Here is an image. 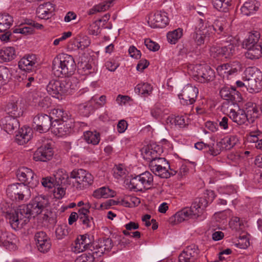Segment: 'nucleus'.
Returning a JSON list of instances; mask_svg holds the SVG:
<instances>
[{"instance_id": "obj_1", "label": "nucleus", "mask_w": 262, "mask_h": 262, "mask_svg": "<svg viewBox=\"0 0 262 262\" xmlns=\"http://www.w3.org/2000/svg\"><path fill=\"white\" fill-rule=\"evenodd\" d=\"M76 67L73 57L64 53L57 55L52 62V71L54 74L58 77L72 76Z\"/></svg>"}, {"instance_id": "obj_2", "label": "nucleus", "mask_w": 262, "mask_h": 262, "mask_svg": "<svg viewBox=\"0 0 262 262\" xmlns=\"http://www.w3.org/2000/svg\"><path fill=\"white\" fill-rule=\"evenodd\" d=\"M32 211L28 204L22 205L13 211L8 213L7 217L9 219L12 228L15 230L23 228L30 221L31 217L36 216Z\"/></svg>"}, {"instance_id": "obj_3", "label": "nucleus", "mask_w": 262, "mask_h": 262, "mask_svg": "<svg viewBox=\"0 0 262 262\" xmlns=\"http://www.w3.org/2000/svg\"><path fill=\"white\" fill-rule=\"evenodd\" d=\"M246 89L250 93H258L262 89V73L255 67H249L245 71Z\"/></svg>"}, {"instance_id": "obj_4", "label": "nucleus", "mask_w": 262, "mask_h": 262, "mask_svg": "<svg viewBox=\"0 0 262 262\" xmlns=\"http://www.w3.org/2000/svg\"><path fill=\"white\" fill-rule=\"evenodd\" d=\"M7 195L12 201H23L31 196L29 187L21 183L12 184L8 186Z\"/></svg>"}, {"instance_id": "obj_5", "label": "nucleus", "mask_w": 262, "mask_h": 262, "mask_svg": "<svg viewBox=\"0 0 262 262\" xmlns=\"http://www.w3.org/2000/svg\"><path fill=\"white\" fill-rule=\"evenodd\" d=\"M71 83L67 80H51L47 86V91L53 97L59 98V96L69 92Z\"/></svg>"}, {"instance_id": "obj_6", "label": "nucleus", "mask_w": 262, "mask_h": 262, "mask_svg": "<svg viewBox=\"0 0 262 262\" xmlns=\"http://www.w3.org/2000/svg\"><path fill=\"white\" fill-rule=\"evenodd\" d=\"M235 46L229 43L225 46H212L210 48L211 55L214 58L221 61H226L232 58L235 53Z\"/></svg>"}, {"instance_id": "obj_7", "label": "nucleus", "mask_w": 262, "mask_h": 262, "mask_svg": "<svg viewBox=\"0 0 262 262\" xmlns=\"http://www.w3.org/2000/svg\"><path fill=\"white\" fill-rule=\"evenodd\" d=\"M153 176L149 171H145L130 179L129 187L132 190L142 191L146 186L152 185Z\"/></svg>"}, {"instance_id": "obj_8", "label": "nucleus", "mask_w": 262, "mask_h": 262, "mask_svg": "<svg viewBox=\"0 0 262 262\" xmlns=\"http://www.w3.org/2000/svg\"><path fill=\"white\" fill-rule=\"evenodd\" d=\"M66 180L63 183L68 182L70 178L76 180V182L78 185H82V187H87L91 185L93 182V176L86 171L82 169H74L70 173V176L66 175Z\"/></svg>"}, {"instance_id": "obj_9", "label": "nucleus", "mask_w": 262, "mask_h": 262, "mask_svg": "<svg viewBox=\"0 0 262 262\" xmlns=\"http://www.w3.org/2000/svg\"><path fill=\"white\" fill-rule=\"evenodd\" d=\"M52 118L45 114H38L36 115L33 120L34 129L40 133H46L51 129L53 121Z\"/></svg>"}, {"instance_id": "obj_10", "label": "nucleus", "mask_w": 262, "mask_h": 262, "mask_svg": "<svg viewBox=\"0 0 262 262\" xmlns=\"http://www.w3.org/2000/svg\"><path fill=\"white\" fill-rule=\"evenodd\" d=\"M196 74L194 77L201 83L209 82L215 78V72L210 67L206 64H199L195 67Z\"/></svg>"}, {"instance_id": "obj_11", "label": "nucleus", "mask_w": 262, "mask_h": 262, "mask_svg": "<svg viewBox=\"0 0 262 262\" xmlns=\"http://www.w3.org/2000/svg\"><path fill=\"white\" fill-rule=\"evenodd\" d=\"M199 93L198 89L191 84L185 85L179 95L181 102L183 105H189L195 101Z\"/></svg>"}, {"instance_id": "obj_12", "label": "nucleus", "mask_w": 262, "mask_h": 262, "mask_svg": "<svg viewBox=\"0 0 262 262\" xmlns=\"http://www.w3.org/2000/svg\"><path fill=\"white\" fill-rule=\"evenodd\" d=\"M220 95L222 99L233 105L242 100L240 93L234 87L224 86L220 91Z\"/></svg>"}, {"instance_id": "obj_13", "label": "nucleus", "mask_w": 262, "mask_h": 262, "mask_svg": "<svg viewBox=\"0 0 262 262\" xmlns=\"http://www.w3.org/2000/svg\"><path fill=\"white\" fill-rule=\"evenodd\" d=\"M147 23L151 28H163L168 24L169 19L165 12L160 11L150 14Z\"/></svg>"}, {"instance_id": "obj_14", "label": "nucleus", "mask_w": 262, "mask_h": 262, "mask_svg": "<svg viewBox=\"0 0 262 262\" xmlns=\"http://www.w3.org/2000/svg\"><path fill=\"white\" fill-rule=\"evenodd\" d=\"M198 246L191 244L187 246L179 256V262H195L199 257Z\"/></svg>"}, {"instance_id": "obj_15", "label": "nucleus", "mask_w": 262, "mask_h": 262, "mask_svg": "<svg viewBox=\"0 0 262 262\" xmlns=\"http://www.w3.org/2000/svg\"><path fill=\"white\" fill-rule=\"evenodd\" d=\"M54 154L51 143H47L34 152L33 159L36 161L47 162L50 160Z\"/></svg>"}, {"instance_id": "obj_16", "label": "nucleus", "mask_w": 262, "mask_h": 262, "mask_svg": "<svg viewBox=\"0 0 262 262\" xmlns=\"http://www.w3.org/2000/svg\"><path fill=\"white\" fill-rule=\"evenodd\" d=\"M74 124L72 119L68 121H53L51 132L56 135L62 136L70 133Z\"/></svg>"}, {"instance_id": "obj_17", "label": "nucleus", "mask_w": 262, "mask_h": 262, "mask_svg": "<svg viewBox=\"0 0 262 262\" xmlns=\"http://www.w3.org/2000/svg\"><path fill=\"white\" fill-rule=\"evenodd\" d=\"M17 177L19 180L28 183L31 187H35L38 184L39 181L37 177L35 176L33 171L28 168L23 167L19 169L17 173Z\"/></svg>"}, {"instance_id": "obj_18", "label": "nucleus", "mask_w": 262, "mask_h": 262, "mask_svg": "<svg viewBox=\"0 0 262 262\" xmlns=\"http://www.w3.org/2000/svg\"><path fill=\"white\" fill-rule=\"evenodd\" d=\"M49 204V200L45 195H40L35 196L28 204L32 212L36 215L41 213L42 210Z\"/></svg>"}, {"instance_id": "obj_19", "label": "nucleus", "mask_w": 262, "mask_h": 262, "mask_svg": "<svg viewBox=\"0 0 262 262\" xmlns=\"http://www.w3.org/2000/svg\"><path fill=\"white\" fill-rule=\"evenodd\" d=\"M113 242L110 238H103L99 239L95 242V250L93 253L96 257H100L105 251L108 252L113 248Z\"/></svg>"}, {"instance_id": "obj_20", "label": "nucleus", "mask_w": 262, "mask_h": 262, "mask_svg": "<svg viewBox=\"0 0 262 262\" xmlns=\"http://www.w3.org/2000/svg\"><path fill=\"white\" fill-rule=\"evenodd\" d=\"M211 33L208 32L206 27L204 28L201 27L198 29L196 28L195 31L192 33L190 35L191 38L198 46L208 42Z\"/></svg>"}, {"instance_id": "obj_21", "label": "nucleus", "mask_w": 262, "mask_h": 262, "mask_svg": "<svg viewBox=\"0 0 262 262\" xmlns=\"http://www.w3.org/2000/svg\"><path fill=\"white\" fill-rule=\"evenodd\" d=\"M194 209L191 206L190 207H185L183 208L181 210L177 212L172 217L173 218V222L174 224H178L182 222L187 220L189 218H197L198 214L195 213ZM173 222V221H172Z\"/></svg>"}, {"instance_id": "obj_22", "label": "nucleus", "mask_w": 262, "mask_h": 262, "mask_svg": "<svg viewBox=\"0 0 262 262\" xmlns=\"http://www.w3.org/2000/svg\"><path fill=\"white\" fill-rule=\"evenodd\" d=\"M75 248H78L81 251L86 249H89L92 252H94L95 250V242L92 243L90 238V235L84 234L80 235L75 240Z\"/></svg>"}, {"instance_id": "obj_23", "label": "nucleus", "mask_w": 262, "mask_h": 262, "mask_svg": "<svg viewBox=\"0 0 262 262\" xmlns=\"http://www.w3.org/2000/svg\"><path fill=\"white\" fill-rule=\"evenodd\" d=\"M17 118L7 116L1 120V123L4 129L8 134H11L15 130L19 128V123Z\"/></svg>"}, {"instance_id": "obj_24", "label": "nucleus", "mask_w": 262, "mask_h": 262, "mask_svg": "<svg viewBox=\"0 0 262 262\" xmlns=\"http://www.w3.org/2000/svg\"><path fill=\"white\" fill-rule=\"evenodd\" d=\"M227 23L224 19H216L212 25L206 27L208 32L211 33H216L219 35H226L227 31Z\"/></svg>"}, {"instance_id": "obj_25", "label": "nucleus", "mask_w": 262, "mask_h": 262, "mask_svg": "<svg viewBox=\"0 0 262 262\" xmlns=\"http://www.w3.org/2000/svg\"><path fill=\"white\" fill-rule=\"evenodd\" d=\"M36 63L35 55H28L22 58L18 62L19 68L23 71L30 73L34 70V65Z\"/></svg>"}, {"instance_id": "obj_26", "label": "nucleus", "mask_w": 262, "mask_h": 262, "mask_svg": "<svg viewBox=\"0 0 262 262\" xmlns=\"http://www.w3.org/2000/svg\"><path fill=\"white\" fill-rule=\"evenodd\" d=\"M228 116L238 125H242L247 121L249 122V119L247 118L246 112L243 110L239 109L237 112H236L234 110L231 109Z\"/></svg>"}, {"instance_id": "obj_27", "label": "nucleus", "mask_w": 262, "mask_h": 262, "mask_svg": "<svg viewBox=\"0 0 262 262\" xmlns=\"http://www.w3.org/2000/svg\"><path fill=\"white\" fill-rule=\"evenodd\" d=\"M244 48L247 50L245 54L247 59L256 60L262 57V43H259Z\"/></svg>"}, {"instance_id": "obj_28", "label": "nucleus", "mask_w": 262, "mask_h": 262, "mask_svg": "<svg viewBox=\"0 0 262 262\" xmlns=\"http://www.w3.org/2000/svg\"><path fill=\"white\" fill-rule=\"evenodd\" d=\"M54 10V5L50 2H47L39 6L36 10V13L38 17L47 19L50 18Z\"/></svg>"}, {"instance_id": "obj_29", "label": "nucleus", "mask_w": 262, "mask_h": 262, "mask_svg": "<svg viewBox=\"0 0 262 262\" xmlns=\"http://www.w3.org/2000/svg\"><path fill=\"white\" fill-rule=\"evenodd\" d=\"M16 56L14 47H5L0 50V62H9L14 59Z\"/></svg>"}, {"instance_id": "obj_30", "label": "nucleus", "mask_w": 262, "mask_h": 262, "mask_svg": "<svg viewBox=\"0 0 262 262\" xmlns=\"http://www.w3.org/2000/svg\"><path fill=\"white\" fill-rule=\"evenodd\" d=\"M208 201L205 198H196L192 203L191 206L194 209L195 213L198 214V216H200L203 212V210L208 206Z\"/></svg>"}, {"instance_id": "obj_31", "label": "nucleus", "mask_w": 262, "mask_h": 262, "mask_svg": "<svg viewBox=\"0 0 262 262\" xmlns=\"http://www.w3.org/2000/svg\"><path fill=\"white\" fill-rule=\"evenodd\" d=\"M232 0H211L214 9L222 12H227L232 5Z\"/></svg>"}, {"instance_id": "obj_32", "label": "nucleus", "mask_w": 262, "mask_h": 262, "mask_svg": "<svg viewBox=\"0 0 262 262\" xmlns=\"http://www.w3.org/2000/svg\"><path fill=\"white\" fill-rule=\"evenodd\" d=\"M246 115L249 119V122H253L255 118H257L259 115V111L256 103L249 102L246 104Z\"/></svg>"}, {"instance_id": "obj_33", "label": "nucleus", "mask_w": 262, "mask_h": 262, "mask_svg": "<svg viewBox=\"0 0 262 262\" xmlns=\"http://www.w3.org/2000/svg\"><path fill=\"white\" fill-rule=\"evenodd\" d=\"M163 152L162 148L159 145H156L154 148L148 146L145 151L146 158L150 162L155 159L158 158Z\"/></svg>"}, {"instance_id": "obj_34", "label": "nucleus", "mask_w": 262, "mask_h": 262, "mask_svg": "<svg viewBox=\"0 0 262 262\" xmlns=\"http://www.w3.org/2000/svg\"><path fill=\"white\" fill-rule=\"evenodd\" d=\"M13 22V17L9 14H0V32H5L9 29Z\"/></svg>"}, {"instance_id": "obj_35", "label": "nucleus", "mask_w": 262, "mask_h": 262, "mask_svg": "<svg viewBox=\"0 0 262 262\" xmlns=\"http://www.w3.org/2000/svg\"><path fill=\"white\" fill-rule=\"evenodd\" d=\"M260 37V33L259 31L253 30L249 33L247 38H246L243 41V47H248L251 45H255L258 44Z\"/></svg>"}, {"instance_id": "obj_36", "label": "nucleus", "mask_w": 262, "mask_h": 262, "mask_svg": "<svg viewBox=\"0 0 262 262\" xmlns=\"http://www.w3.org/2000/svg\"><path fill=\"white\" fill-rule=\"evenodd\" d=\"M5 111L9 116L18 117L22 115L20 108H18L16 102H11L6 105Z\"/></svg>"}, {"instance_id": "obj_37", "label": "nucleus", "mask_w": 262, "mask_h": 262, "mask_svg": "<svg viewBox=\"0 0 262 262\" xmlns=\"http://www.w3.org/2000/svg\"><path fill=\"white\" fill-rule=\"evenodd\" d=\"M83 136L85 140L89 144L97 145L100 141V134L95 130L94 132L87 131L84 133Z\"/></svg>"}, {"instance_id": "obj_38", "label": "nucleus", "mask_w": 262, "mask_h": 262, "mask_svg": "<svg viewBox=\"0 0 262 262\" xmlns=\"http://www.w3.org/2000/svg\"><path fill=\"white\" fill-rule=\"evenodd\" d=\"M135 90L136 93L141 94L143 97H147L151 93L152 87L148 83H141L138 84Z\"/></svg>"}, {"instance_id": "obj_39", "label": "nucleus", "mask_w": 262, "mask_h": 262, "mask_svg": "<svg viewBox=\"0 0 262 262\" xmlns=\"http://www.w3.org/2000/svg\"><path fill=\"white\" fill-rule=\"evenodd\" d=\"M258 7L256 6L254 1L245 2L241 7V12L245 15H249L256 11Z\"/></svg>"}, {"instance_id": "obj_40", "label": "nucleus", "mask_w": 262, "mask_h": 262, "mask_svg": "<svg viewBox=\"0 0 262 262\" xmlns=\"http://www.w3.org/2000/svg\"><path fill=\"white\" fill-rule=\"evenodd\" d=\"M149 167L151 171L156 176L164 179H167L169 178V170H168V167H154V166Z\"/></svg>"}, {"instance_id": "obj_41", "label": "nucleus", "mask_w": 262, "mask_h": 262, "mask_svg": "<svg viewBox=\"0 0 262 262\" xmlns=\"http://www.w3.org/2000/svg\"><path fill=\"white\" fill-rule=\"evenodd\" d=\"M183 30L178 28L172 32H169L167 34L168 41L171 44H175L178 40L182 36Z\"/></svg>"}, {"instance_id": "obj_42", "label": "nucleus", "mask_w": 262, "mask_h": 262, "mask_svg": "<svg viewBox=\"0 0 262 262\" xmlns=\"http://www.w3.org/2000/svg\"><path fill=\"white\" fill-rule=\"evenodd\" d=\"M166 123L170 125H178L180 127H183L186 125L184 117L181 116H170L166 119Z\"/></svg>"}, {"instance_id": "obj_43", "label": "nucleus", "mask_w": 262, "mask_h": 262, "mask_svg": "<svg viewBox=\"0 0 262 262\" xmlns=\"http://www.w3.org/2000/svg\"><path fill=\"white\" fill-rule=\"evenodd\" d=\"M52 114L55 115L56 119L54 121H68L70 118V115L64 111L62 109L56 108L52 110Z\"/></svg>"}, {"instance_id": "obj_44", "label": "nucleus", "mask_w": 262, "mask_h": 262, "mask_svg": "<svg viewBox=\"0 0 262 262\" xmlns=\"http://www.w3.org/2000/svg\"><path fill=\"white\" fill-rule=\"evenodd\" d=\"M31 134L28 133L27 130L24 132L23 129L21 132L19 131L16 136V139L20 145L27 143L31 139Z\"/></svg>"}, {"instance_id": "obj_45", "label": "nucleus", "mask_w": 262, "mask_h": 262, "mask_svg": "<svg viewBox=\"0 0 262 262\" xmlns=\"http://www.w3.org/2000/svg\"><path fill=\"white\" fill-rule=\"evenodd\" d=\"M38 250L42 253L48 252L51 247V239L49 237L43 239L41 242H39V244L36 245Z\"/></svg>"}, {"instance_id": "obj_46", "label": "nucleus", "mask_w": 262, "mask_h": 262, "mask_svg": "<svg viewBox=\"0 0 262 262\" xmlns=\"http://www.w3.org/2000/svg\"><path fill=\"white\" fill-rule=\"evenodd\" d=\"M78 108L80 114L84 117L89 116L93 108L90 102L79 104Z\"/></svg>"}, {"instance_id": "obj_47", "label": "nucleus", "mask_w": 262, "mask_h": 262, "mask_svg": "<svg viewBox=\"0 0 262 262\" xmlns=\"http://www.w3.org/2000/svg\"><path fill=\"white\" fill-rule=\"evenodd\" d=\"M97 257L92 252V253H83L79 256L75 260V262H94V260Z\"/></svg>"}, {"instance_id": "obj_48", "label": "nucleus", "mask_w": 262, "mask_h": 262, "mask_svg": "<svg viewBox=\"0 0 262 262\" xmlns=\"http://www.w3.org/2000/svg\"><path fill=\"white\" fill-rule=\"evenodd\" d=\"M237 139L234 136L230 137H225L222 139L223 144L224 145L225 150H230L236 144Z\"/></svg>"}, {"instance_id": "obj_49", "label": "nucleus", "mask_w": 262, "mask_h": 262, "mask_svg": "<svg viewBox=\"0 0 262 262\" xmlns=\"http://www.w3.org/2000/svg\"><path fill=\"white\" fill-rule=\"evenodd\" d=\"M157 167L161 166L168 167L169 168V164L168 162L164 158L158 157L157 159H155L154 160H151L149 162V166Z\"/></svg>"}, {"instance_id": "obj_50", "label": "nucleus", "mask_w": 262, "mask_h": 262, "mask_svg": "<svg viewBox=\"0 0 262 262\" xmlns=\"http://www.w3.org/2000/svg\"><path fill=\"white\" fill-rule=\"evenodd\" d=\"M68 228L66 225H59L56 229V236L58 239L63 238L68 235Z\"/></svg>"}, {"instance_id": "obj_51", "label": "nucleus", "mask_w": 262, "mask_h": 262, "mask_svg": "<svg viewBox=\"0 0 262 262\" xmlns=\"http://www.w3.org/2000/svg\"><path fill=\"white\" fill-rule=\"evenodd\" d=\"M100 20H96L90 26L89 32L90 34L97 35L100 33L101 24H100Z\"/></svg>"}, {"instance_id": "obj_52", "label": "nucleus", "mask_w": 262, "mask_h": 262, "mask_svg": "<svg viewBox=\"0 0 262 262\" xmlns=\"http://www.w3.org/2000/svg\"><path fill=\"white\" fill-rule=\"evenodd\" d=\"M241 68V64L239 62L235 61L233 63H230L229 67L228 68V73L226 77L228 79L230 76L236 74L239 69Z\"/></svg>"}, {"instance_id": "obj_53", "label": "nucleus", "mask_w": 262, "mask_h": 262, "mask_svg": "<svg viewBox=\"0 0 262 262\" xmlns=\"http://www.w3.org/2000/svg\"><path fill=\"white\" fill-rule=\"evenodd\" d=\"M9 70L8 68L0 66V85L6 83L9 75Z\"/></svg>"}, {"instance_id": "obj_54", "label": "nucleus", "mask_w": 262, "mask_h": 262, "mask_svg": "<svg viewBox=\"0 0 262 262\" xmlns=\"http://www.w3.org/2000/svg\"><path fill=\"white\" fill-rule=\"evenodd\" d=\"M34 32V29L31 26L19 27L13 29L14 33H20L24 35L31 34Z\"/></svg>"}, {"instance_id": "obj_55", "label": "nucleus", "mask_w": 262, "mask_h": 262, "mask_svg": "<svg viewBox=\"0 0 262 262\" xmlns=\"http://www.w3.org/2000/svg\"><path fill=\"white\" fill-rule=\"evenodd\" d=\"M0 244L8 249H13L15 247V245L8 240V236L6 233H2L0 236Z\"/></svg>"}, {"instance_id": "obj_56", "label": "nucleus", "mask_w": 262, "mask_h": 262, "mask_svg": "<svg viewBox=\"0 0 262 262\" xmlns=\"http://www.w3.org/2000/svg\"><path fill=\"white\" fill-rule=\"evenodd\" d=\"M262 138V132L257 130L256 131L251 132L249 134V137H248V140L250 142L255 143V144L257 143Z\"/></svg>"}, {"instance_id": "obj_57", "label": "nucleus", "mask_w": 262, "mask_h": 262, "mask_svg": "<svg viewBox=\"0 0 262 262\" xmlns=\"http://www.w3.org/2000/svg\"><path fill=\"white\" fill-rule=\"evenodd\" d=\"M144 44L147 48L151 51H158L160 48V46L158 43L153 41L149 38H146L144 40Z\"/></svg>"}, {"instance_id": "obj_58", "label": "nucleus", "mask_w": 262, "mask_h": 262, "mask_svg": "<svg viewBox=\"0 0 262 262\" xmlns=\"http://www.w3.org/2000/svg\"><path fill=\"white\" fill-rule=\"evenodd\" d=\"M91 43V40L90 38L87 36H83L78 42L77 47L80 50H84L86 48L88 47Z\"/></svg>"}, {"instance_id": "obj_59", "label": "nucleus", "mask_w": 262, "mask_h": 262, "mask_svg": "<svg viewBox=\"0 0 262 262\" xmlns=\"http://www.w3.org/2000/svg\"><path fill=\"white\" fill-rule=\"evenodd\" d=\"M109 7H110L109 5H108L107 4H105L104 3H101V4H99L98 5L95 6V7H94L93 8L91 9L90 10L89 14H93L95 12H99L104 11L106 10L107 9H108Z\"/></svg>"}, {"instance_id": "obj_60", "label": "nucleus", "mask_w": 262, "mask_h": 262, "mask_svg": "<svg viewBox=\"0 0 262 262\" xmlns=\"http://www.w3.org/2000/svg\"><path fill=\"white\" fill-rule=\"evenodd\" d=\"M79 221L86 228H91L94 225L93 218L89 215L79 218Z\"/></svg>"}, {"instance_id": "obj_61", "label": "nucleus", "mask_w": 262, "mask_h": 262, "mask_svg": "<svg viewBox=\"0 0 262 262\" xmlns=\"http://www.w3.org/2000/svg\"><path fill=\"white\" fill-rule=\"evenodd\" d=\"M230 63H224L217 66L216 71L219 75H222L224 77H226L228 73V68Z\"/></svg>"}, {"instance_id": "obj_62", "label": "nucleus", "mask_w": 262, "mask_h": 262, "mask_svg": "<svg viewBox=\"0 0 262 262\" xmlns=\"http://www.w3.org/2000/svg\"><path fill=\"white\" fill-rule=\"evenodd\" d=\"M41 184L45 187L52 189L54 186V180L51 177L42 178Z\"/></svg>"}, {"instance_id": "obj_63", "label": "nucleus", "mask_w": 262, "mask_h": 262, "mask_svg": "<svg viewBox=\"0 0 262 262\" xmlns=\"http://www.w3.org/2000/svg\"><path fill=\"white\" fill-rule=\"evenodd\" d=\"M51 104L50 98L46 97H42L39 102H38L37 105L41 108L48 107Z\"/></svg>"}, {"instance_id": "obj_64", "label": "nucleus", "mask_w": 262, "mask_h": 262, "mask_svg": "<svg viewBox=\"0 0 262 262\" xmlns=\"http://www.w3.org/2000/svg\"><path fill=\"white\" fill-rule=\"evenodd\" d=\"M49 237L46 233L42 231H37L35 233L34 239L36 242V244H39L40 242H41L43 239Z\"/></svg>"}]
</instances>
